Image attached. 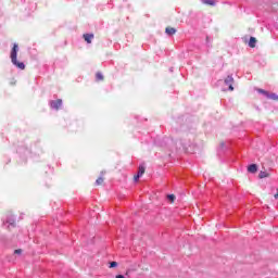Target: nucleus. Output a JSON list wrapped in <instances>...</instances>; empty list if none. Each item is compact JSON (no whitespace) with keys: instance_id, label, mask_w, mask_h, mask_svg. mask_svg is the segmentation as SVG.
<instances>
[{"instance_id":"0eeeda50","label":"nucleus","mask_w":278,"mask_h":278,"mask_svg":"<svg viewBox=\"0 0 278 278\" xmlns=\"http://www.w3.org/2000/svg\"><path fill=\"white\" fill-rule=\"evenodd\" d=\"M84 38H85L86 42L88 45H90L92 42V39L94 38V35L93 34H85Z\"/></svg>"},{"instance_id":"7ed1b4c3","label":"nucleus","mask_w":278,"mask_h":278,"mask_svg":"<svg viewBox=\"0 0 278 278\" xmlns=\"http://www.w3.org/2000/svg\"><path fill=\"white\" fill-rule=\"evenodd\" d=\"M258 92H261V94H265V97L267 99H271L273 101H277L278 100L277 93H269L268 91H266L264 89H258Z\"/></svg>"},{"instance_id":"9d476101","label":"nucleus","mask_w":278,"mask_h":278,"mask_svg":"<svg viewBox=\"0 0 278 278\" xmlns=\"http://www.w3.org/2000/svg\"><path fill=\"white\" fill-rule=\"evenodd\" d=\"M144 170H146L144 165H140L137 174H139L142 177L144 175Z\"/></svg>"},{"instance_id":"1a4fd4ad","label":"nucleus","mask_w":278,"mask_h":278,"mask_svg":"<svg viewBox=\"0 0 278 278\" xmlns=\"http://www.w3.org/2000/svg\"><path fill=\"white\" fill-rule=\"evenodd\" d=\"M248 170L252 174L257 173V165L251 164L250 166H248Z\"/></svg>"},{"instance_id":"6e6552de","label":"nucleus","mask_w":278,"mask_h":278,"mask_svg":"<svg viewBox=\"0 0 278 278\" xmlns=\"http://www.w3.org/2000/svg\"><path fill=\"white\" fill-rule=\"evenodd\" d=\"M255 45H257V39L255 37H251L249 41V47L251 49H255Z\"/></svg>"},{"instance_id":"f8f14e48","label":"nucleus","mask_w":278,"mask_h":278,"mask_svg":"<svg viewBox=\"0 0 278 278\" xmlns=\"http://www.w3.org/2000/svg\"><path fill=\"white\" fill-rule=\"evenodd\" d=\"M96 79H97L98 81L103 80V74L97 73V74H96Z\"/></svg>"},{"instance_id":"f3484780","label":"nucleus","mask_w":278,"mask_h":278,"mask_svg":"<svg viewBox=\"0 0 278 278\" xmlns=\"http://www.w3.org/2000/svg\"><path fill=\"white\" fill-rule=\"evenodd\" d=\"M15 255H21V253H23V250L22 249H17L14 251Z\"/></svg>"},{"instance_id":"20e7f679","label":"nucleus","mask_w":278,"mask_h":278,"mask_svg":"<svg viewBox=\"0 0 278 278\" xmlns=\"http://www.w3.org/2000/svg\"><path fill=\"white\" fill-rule=\"evenodd\" d=\"M50 106L52 110H60V108H62V99L51 101Z\"/></svg>"},{"instance_id":"ddd939ff","label":"nucleus","mask_w":278,"mask_h":278,"mask_svg":"<svg viewBox=\"0 0 278 278\" xmlns=\"http://www.w3.org/2000/svg\"><path fill=\"white\" fill-rule=\"evenodd\" d=\"M101 184H103V177H99V178L96 180V186H101Z\"/></svg>"},{"instance_id":"f03ea898","label":"nucleus","mask_w":278,"mask_h":278,"mask_svg":"<svg viewBox=\"0 0 278 278\" xmlns=\"http://www.w3.org/2000/svg\"><path fill=\"white\" fill-rule=\"evenodd\" d=\"M224 84L226 86H228V89L233 92V76L232 75H228L225 80Z\"/></svg>"},{"instance_id":"dca6fc26","label":"nucleus","mask_w":278,"mask_h":278,"mask_svg":"<svg viewBox=\"0 0 278 278\" xmlns=\"http://www.w3.org/2000/svg\"><path fill=\"white\" fill-rule=\"evenodd\" d=\"M205 3L207 5H215L216 4V2H214V0H205Z\"/></svg>"},{"instance_id":"2eb2a0df","label":"nucleus","mask_w":278,"mask_h":278,"mask_svg":"<svg viewBox=\"0 0 278 278\" xmlns=\"http://www.w3.org/2000/svg\"><path fill=\"white\" fill-rule=\"evenodd\" d=\"M116 266H118V263L117 262H111L110 263V268H116Z\"/></svg>"},{"instance_id":"9b49d317","label":"nucleus","mask_w":278,"mask_h":278,"mask_svg":"<svg viewBox=\"0 0 278 278\" xmlns=\"http://www.w3.org/2000/svg\"><path fill=\"white\" fill-rule=\"evenodd\" d=\"M258 177L260 179H266V177H268V174L267 172H260Z\"/></svg>"},{"instance_id":"39448f33","label":"nucleus","mask_w":278,"mask_h":278,"mask_svg":"<svg viewBox=\"0 0 278 278\" xmlns=\"http://www.w3.org/2000/svg\"><path fill=\"white\" fill-rule=\"evenodd\" d=\"M3 225H8V227H16V222H15L14 217H9L3 223Z\"/></svg>"},{"instance_id":"4468645a","label":"nucleus","mask_w":278,"mask_h":278,"mask_svg":"<svg viewBox=\"0 0 278 278\" xmlns=\"http://www.w3.org/2000/svg\"><path fill=\"white\" fill-rule=\"evenodd\" d=\"M167 199L173 203L175 201V194H168Z\"/></svg>"},{"instance_id":"6ab92c4d","label":"nucleus","mask_w":278,"mask_h":278,"mask_svg":"<svg viewBox=\"0 0 278 278\" xmlns=\"http://www.w3.org/2000/svg\"><path fill=\"white\" fill-rule=\"evenodd\" d=\"M116 278H125L123 275H117Z\"/></svg>"},{"instance_id":"423d86ee","label":"nucleus","mask_w":278,"mask_h":278,"mask_svg":"<svg viewBox=\"0 0 278 278\" xmlns=\"http://www.w3.org/2000/svg\"><path fill=\"white\" fill-rule=\"evenodd\" d=\"M165 33L167 34V36H175V34H177V29H175L174 27H167L165 29Z\"/></svg>"},{"instance_id":"a211bd4d","label":"nucleus","mask_w":278,"mask_h":278,"mask_svg":"<svg viewBox=\"0 0 278 278\" xmlns=\"http://www.w3.org/2000/svg\"><path fill=\"white\" fill-rule=\"evenodd\" d=\"M140 177H142V176L139 174L135 175V177H134L135 181H138V179H140Z\"/></svg>"},{"instance_id":"f257e3e1","label":"nucleus","mask_w":278,"mask_h":278,"mask_svg":"<svg viewBox=\"0 0 278 278\" xmlns=\"http://www.w3.org/2000/svg\"><path fill=\"white\" fill-rule=\"evenodd\" d=\"M18 55V43H14L13 48L11 50V62L16 68H20V71H25V63L18 62L16 59Z\"/></svg>"}]
</instances>
